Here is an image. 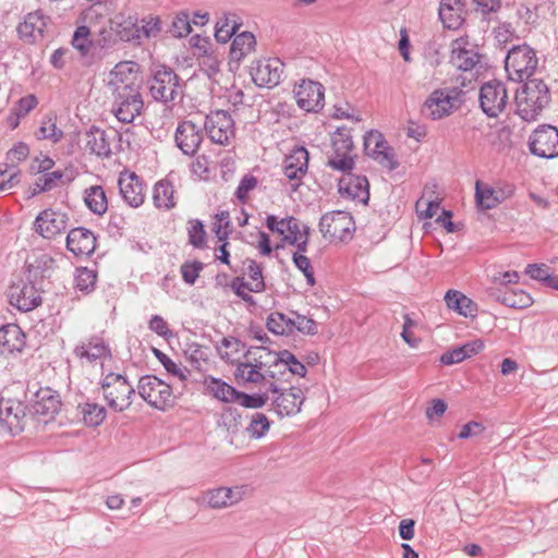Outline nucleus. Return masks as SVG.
I'll use <instances>...</instances> for the list:
<instances>
[{"label":"nucleus","mask_w":558,"mask_h":558,"mask_svg":"<svg viewBox=\"0 0 558 558\" xmlns=\"http://www.w3.org/2000/svg\"><path fill=\"white\" fill-rule=\"evenodd\" d=\"M482 60V54L469 37H459L450 44L449 62L459 71L468 72L475 69Z\"/></svg>","instance_id":"14"},{"label":"nucleus","mask_w":558,"mask_h":558,"mask_svg":"<svg viewBox=\"0 0 558 558\" xmlns=\"http://www.w3.org/2000/svg\"><path fill=\"white\" fill-rule=\"evenodd\" d=\"M192 31L191 19L187 12H179L171 22V25L167 29L172 37L181 38L187 36Z\"/></svg>","instance_id":"46"},{"label":"nucleus","mask_w":558,"mask_h":558,"mask_svg":"<svg viewBox=\"0 0 558 558\" xmlns=\"http://www.w3.org/2000/svg\"><path fill=\"white\" fill-rule=\"evenodd\" d=\"M48 17L41 11L31 12L25 16L23 23L17 26V33L21 38L29 43L43 38L45 28L47 26Z\"/></svg>","instance_id":"30"},{"label":"nucleus","mask_w":558,"mask_h":558,"mask_svg":"<svg viewBox=\"0 0 558 558\" xmlns=\"http://www.w3.org/2000/svg\"><path fill=\"white\" fill-rule=\"evenodd\" d=\"M135 35H125L124 37L133 44H141L142 38L157 37L161 32V20L159 16L148 15L141 20L137 28H132Z\"/></svg>","instance_id":"35"},{"label":"nucleus","mask_w":558,"mask_h":558,"mask_svg":"<svg viewBox=\"0 0 558 558\" xmlns=\"http://www.w3.org/2000/svg\"><path fill=\"white\" fill-rule=\"evenodd\" d=\"M37 136L40 140H50L53 143H58L63 137V132L57 126L56 118L47 116L41 122Z\"/></svg>","instance_id":"47"},{"label":"nucleus","mask_w":558,"mask_h":558,"mask_svg":"<svg viewBox=\"0 0 558 558\" xmlns=\"http://www.w3.org/2000/svg\"><path fill=\"white\" fill-rule=\"evenodd\" d=\"M241 23L235 14H225L216 23L215 38L218 43L226 44L236 33Z\"/></svg>","instance_id":"40"},{"label":"nucleus","mask_w":558,"mask_h":558,"mask_svg":"<svg viewBox=\"0 0 558 558\" xmlns=\"http://www.w3.org/2000/svg\"><path fill=\"white\" fill-rule=\"evenodd\" d=\"M478 100L483 112L490 118L498 117L508 104V92L504 82L490 80L480 89Z\"/></svg>","instance_id":"12"},{"label":"nucleus","mask_w":558,"mask_h":558,"mask_svg":"<svg viewBox=\"0 0 558 558\" xmlns=\"http://www.w3.org/2000/svg\"><path fill=\"white\" fill-rule=\"evenodd\" d=\"M206 232L204 225L199 220L191 221L189 228V242L197 248H202L205 245Z\"/></svg>","instance_id":"56"},{"label":"nucleus","mask_w":558,"mask_h":558,"mask_svg":"<svg viewBox=\"0 0 558 558\" xmlns=\"http://www.w3.org/2000/svg\"><path fill=\"white\" fill-rule=\"evenodd\" d=\"M269 389L271 392L277 395L272 401V404L279 415H291L300 412L304 400L303 392L300 388L292 387L290 389L280 391L278 386L271 383Z\"/></svg>","instance_id":"21"},{"label":"nucleus","mask_w":558,"mask_h":558,"mask_svg":"<svg viewBox=\"0 0 558 558\" xmlns=\"http://www.w3.org/2000/svg\"><path fill=\"white\" fill-rule=\"evenodd\" d=\"M549 102V88L538 78L524 81L515 92L517 112L525 121L536 120Z\"/></svg>","instance_id":"2"},{"label":"nucleus","mask_w":558,"mask_h":558,"mask_svg":"<svg viewBox=\"0 0 558 558\" xmlns=\"http://www.w3.org/2000/svg\"><path fill=\"white\" fill-rule=\"evenodd\" d=\"M25 345V335L15 324L0 327V354L21 352Z\"/></svg>","instance_id":"31"},{"label":"nucleus","mask_w":558,"mask_h":558,"mask_svg":"<svg viewBox=\"0 0 558 558\" xmlns=\"http://www.w3.org/2000/svg\"><path fill=\"white\" fill-rule=\"evenodd\" d=\"M266 326L275 335L288 336L292 333L291 326H293V322L291 320V315L272 312L267 317Z\"/></svg>","instance_id":"44"},{"label":"nucleus","mask_w":558,"mask_h":558,"mask_svg":"<svg viewBox=\"0 0 558 558\" xmlns=\"http://www.w3.org/2000/svg\"><path fill=\"white\" fill-rule=\"evenodd\" d=\"M283 63L277 59L257 60L251 65L250 74L258 87L272 88L280 83Z\"/></svg>","instance_id":"18"},{"label":"nucleus","mask_w":558,"mask_h":558,"mask_svg":"<svg viewBox=\"0 0 558 558\" xmlns=\"http://www.w3.org/2000/svg\"><path fill=\"white\" fill-rule=\"evenodd\" d=\"M496 300L511 308H526L533 304L532 296L521 289L507 290L502 295H496Z\"/></svg>","instance_id":"41"},{"label":"nucleus","mask_w":558,"mask_h":558,"mask_svg":"<svg viewBox=\"0 0 558 558\" xmlns=\"http://www.w3.org/2000/svg\"><path fill=\"white\" fill-rule=\"evenodd\" d=\"M475 199L483 209H492L500 202L495 190L486 184H482L480 181L475 184Z\"/></svg>","instance_id":"45"},{"label":"nucleus","mask_w":558,"mask_h":558,"mask_svg":"<svg viewBox=\"0 0 558 558\" xmlns=\"http://www.w3.org/2000/svg\"><path fill=\"white\" fill-rule=\"evenodd\" d=\"M290 315L291 320L293 322V326H291L292 333L294 332V330L307 335L314 333V319L301 315L296 312H291Z\"/></svg>","instance_id":"58"},{"label":"nucleus","mask_w":558,"mask_h":558,"mask_svg":"<svg viewBox=\"0 0 558 558\" xmlns=\"http://www.w3.org/2000/svg\"><path fill=\"white\" fill-rule=\"evenodd\" d=\"M68 222L66 214L48 208L36 217L34 229L43 238L52 239L66 229Z\"/></svg>","instance_id":"20"},{"label":"nucleus","mask_w":558,"mask_h":558,"mask_svg":"<svg viewBox=\"0 0 558 558\" xmlns=\"http://www.w3.org/2000/svg\"><path fill=\"white\" fill-rule=\"evenodd\" d=\"M243 498V492L240 487H218L207 490L204 495V501L211 509H222L231 507Z\"/></svg>","instance_id":"27"},{"label":"nucleus","mask_w":558,"mask_h":558,"mask_svg":"<svg viewBox=\"0 0 558 558\" xmlns=\"http://www.w3.org/2000/svg\"><path fill=\"white\" fill-rule=\"evenodd\" d=\"M66 248L77 257H87L96 248V236L86 228H74L68 233Z\"/></svg>","instance_id":"25"},{"label":"nucleus","mask_w":558,"mask_h":558,"mask_svg":"<svg viewBox=\"0 0 558 558\" xmlns=\"http://www.w3.org/2000/svg\"><path fill=\"white\" fill-rule=\"evenodd\" d=\"M84 423L87 426H99L106 418L107 411L102 405L95 402L81 403L77 407Z\"/></svg>","instance_id":"42"},{"label":"nucleus","mask_w":558,"mask_h":558,"mask_svg":"<svg viewBox=\"0 0 558 558\" xmlns=\"http://www.w3.org/2000/svg\"><path fill=\"white\" fill-rule=\"evenodd\" d=\"M184 355L185 359L190 362V364L196 369H201L202 362H205L207 360V355L205 353L204 348L196 342H192L186 345V349L184 350Z\"/></svg>","instance_id":"53"},{"label":"nucleus","mask_w":558,"mask_h":558,"mask_svg":"<svg viewBox=\"0 0 558 558\" xmlns=\"http://www.w3.org/2000/svg\"><path fill=\"white\" fill-rule=\"evenodd\" d=\"M433 471V461L427 458H422L421 463L413 468L411 478L414 482H424Z\"/></svg>","instance_id":"60"},{"label":"nucleus","mask_w":558,"mask_h":558,"mask_svg":"<svg viewBox=\"0 0 558 558\" xmlns=\"http://www.w3.org/2000/svg\"><path fill=\"white\" fill-rule=\"evenodd\" d=\"M538 64L535 51L527 45L512 47L505 59V69L509 80L524 82L531 80Z\"/></svg>","instance_id":"5"},{"label":"nucleus","mask_w":558,"mask_h":558,"mask_svg":"<svg viewBox=\"0 0 558 558\" xmlns=\"http://www.w3.org/2000/svg\"><path fill=\"white\" fill-rule=\"evenodd\" d=\"M247 274L252 280V282L248 283V291L254 293L263 292L266 288V284L263 278L262 268L255 260H250Z\"/></svg>","instance_id":"52"},{"label":"nucleus","mask_w":558,"mask_h":558,"mask_svg":"<svg viewBox=\"0 0 558 558\" xmlns=\"http://www.w3.org/2000/svg\"><path fill=\"white\" fill-rule=\"evenodd\" d=\"M266 226L271 232L282 235L284 241L296 245L300 251H304L308 228L302 232L298 219L290 217L278 220L276 216L269 215L266 219Z\"/></svg>","instance_id":"17"},{"label":"nucleus","mask_w":558,"mask_h":558,"mask_svg":"<svg viewBox=\"0 0 558 558\" xmlns=\"http://www.w3.org/2000/svg\"><path fill=\"white\" fill-rule=\"evenodd\" d=\"M114 43L116 38L111 31L104 28L96 36L90 37V29L85 25L76 27L71 41L85 64H92L105 58Z\"/></svg>","instance_id":"3"},{"label":"nucleus","mask_w":558,"mask_h":558,"mask_svg":"<svg viewBox=\"0 0 558 558\" xmlns=\"http://www.w3.org/2000/svg\"><path fill=\"white\" fill-rule=\"evenodd\" d=\"M118 184L120 194L128 205L137 208L144 203L145 189L142 179L136 173H121Z\"/></svg>","instance_id":"22"},{"label":"nucleus","mask_w":558,"mask_h":558,"mask_svg":"<svg viewBox=\"0 0 558 558\" xmlns=\"http://www.w3.org/2000/svg\"><path fill=\"white\" fill-rule=\"evenodd\" d=\"M104 398L114 412H123L132 404L135 389L121 374L108 373L100 383Z\"/></svg>","instance_id":"6"},{"label":"nucleus","mask_w":558,"mask_h":558,"mask_svg":"<svg viewBox=\"0 0 558 558\" xmlns=\"http://www.w3.org/2000/svg\"><path fill=\"white\" fill-rule=\"evenodd\" d=\"M269 429V420L264 413H255L247 427V432L252 438H262Z\"/></svg>","instance_id":"51"},{"label":"nucleus","mask_w":558,"mask_h":558,"mask_svg":"<svg viewBox=\"0 0 558 558\" xmlns=\"http://www.w3.org/2000/svg\"><path fill=\"white\" fill-rule=\"evenodd\" d=\"M314 81L307 78H303L300 83L295 84L293 94L296 105L300 109L312 112L314 111V100L312 96L314 95Z\"/></svg>","instance_id":"39"},{"label":"nucleus","mask_w":558,"mask_h":558,"mask_svg":"<svg viewBox=\"0 0 558 558\" xmlns=\"http://www.w3.org/2000/svg\"><path fill=\"white\" fill-rule=\"evenodd\" d=\"M128 63L117 64L110 73L112 86V113L122 123H132L144 110L140 85Z\"/></svg>","instance_id":"1"},{"label":"nucleus","mask_w":558,"mask_h":558,"mask_svg":"<svg viewBox=\"0 0 558 558\" xmlns=\"http://www.w3.org/2000/svg\"><path fill=\"white\" fill-rule=\"evenodd\" d=\"M76 288L80 291L88 292L94 289L96 283V274L88 268L77 269L75 277Z\"/></svg>","instance_id":"55"},{"label":"nucleus","mask_w":558,"mask_h":558,"mask_svg":"<svg viewBox=\"0 0 558 558\" xmlns=\"http://www.w3.org/2000/svg\"><path fill=\"white\" fill-rule=\"evenodd\" d=\"M137 391L155 409L166 410L173 405L172 387L154 375L142 376L138 380Z\"/></svg>","instance_id":"9"},{"label":"nucleus","mask_w":558,"mask_h":558,"mask_svg":"<svg viewBox=\"0 0 558 558\" xmlns=\"http://www.w3.org/2000/svg\"><path fill=\"white\" fill-rule=\"evenodd\" d=\"M256 186H257V179L252 174H245L241 179V181L236 187L235 197L241 203H245L248 197V193L251 191H253Z\"/></svg>","instance_id":"59"},{"label":"nucleus","mask_w":558,"mask_h":558,"mask_svg":"<svg viewBox=\"0 0 558 558\" xmlns=\"http://www.w3.org/2000/svg\"><path fill=\"white\" fill-rule=\"evenodd\" d=\"M235 377L245 383L258 384L265 378V375L260 373V369L251 367V364L239 363L235 369Z\"/></svg>","instance_id":"50"},{"label":"nucleus","mask_w":558,"mask_h":558,"mask_svg":"<svg viewBox=\"0 0 558 558\" xmlns=\"http://www.w3.org/2000/svg\"><path fill=\"white\" fill-rule=\"evenodd\" d=\"M74 354L80 359H86L88 362H95L109 354V349L99 338H92L87 344L77 345Z\"/></svg>","instance_id":"38"},{"label":"nucleus","mask_w":558,"mask_h":558,"mask_svg":"<svg viewBox=\"0 0 558 558\" xmlns=\"http://www.w3.org/2000/svg\"><path fill=\"white\" fill-rule=\"evenodd\" d=\"M465 0H440L438 15L444 26L458 29L464 22Z\"/></svg>","instance_id":"28"},{"label":"nucleus","mask_w":558,"mask_h":558,"mask_svg":"<svg viewBox=\"0 0 558 558\" xmlns=\"http://www.w3.org/2000/svg\"><path fill=\"white\" fill-rule=\"evenodd\" d=\"M173 185L168 181H159L154 186L153 201L157 208L170 209L174 206Z\"/></svg>","instance_id":"43"},{"label":"nucleus","mask_w":558,"mask_h":558,"mask_svg":"<svg viewBox=\"0 0 558 558\" xmlns=\"http://www.w3.org/2000/svg\"><path fill=\"white\" fill-rule=\"evenodd\" d=\"M364 150L367 156L390 171L396 170L399 166L393 148L388 145L384 135L377 130H371L364 135Z\"/></svg>","instance_id":"13"},{"label":"nucleus","mask_w":558,"mask_h":558,"mask_svg":"<svg viewBox=\"0 0 558 558\" xmlns=\"http://www.w3.org/2000/svg\"><path fill=\"white\" fill-rule=\"evenodd\" d=\"M448 308L464 317H475L478 311L477 304L458 290H449L445 295Z\"/></svg>","instance_id":"33"},{"label":"nucleus","mask_w":558,"mask_h":558,"mask_svg":"<svg viewBox=\"0 0 558 558\" xmlns=\"http://www.w3.org/2000/svg\"><path fill=\"white\" fill-rule=\"evenodd\" d=\"M28 154V146L23 142H19L7 153V160L12 163L13 168H15L14 163L25 160Z\"/></svg>","instance_id":"61"},{"label":"nucleus","mask_w":558,"mask_h":558,"mask_svg":"<svg viewBox=\"0 0 558 558\" xmlns=\"http://www.w3.org/2000/svg\"><path fill=\"white\" fill-rule=\"evenodd\" d=\"M319 230L327 242L338 244L352 239L355 222L347 211H331L320 218Z\"/></svg>","instance_id":"8"},{"label":"nucleus","mask_w":558,"mask_h":558,"mask_svg":"<svg viewBox=\"0 0 558 558\" xmlns=\"http://www.w3.org/2000/svg\"><path fill=\"white\" fill-rule=\"evenodd\" d=\"M27 422V405L16 399H0V430L15 436L22 433Z\"/></svg>","instance_id":"11"},{"label":"nucleus","mask_w":558,"mask_h":558,"mask_svg":"<svg viewBox=\"0 0 558 558\" xmlns=\"http://www.w3.org/2000/svg\"><path fill=\"white\" fill-rule=\"evenodd\" d=\"M338 180V192L342 198L367 204L369 199V184L365 175H356L351 171H342Z\"/></svg>","instance_id":"19"},{"label":"nucleus","mask_w":558,"mask_h":558,"mask_svg":"<svg viewBox=\"0 0 558 558\" xmlns=\"http://www.w3.org/2000/svg\"><path fill=\"white\" fill-rule=\"evenodd\" d=\"M61 400L56 390L49 387L40 388L33 400L34 414L41 416L45 422L53 418L60 411Z\"/></svg>","instance_id":"24"},{"label":"nucleus","mask_w":558,"mask_h":558,"mask_svg":"<svg viewBox=\"0 0 558 558\" xmlns=\"http://www.w3.org/2000/svg\"><path fill=\"white\" fill-rule=\"evenodd\" d=\"M256 46V39L250 32H243L236 35L231 44L229 58L230 62L239 63L252 51Z\"/></svg>","instance_id":"34"},{"label":"nucleus","mask_w":558,"mask_h":558,"mask_svg":"<svg viewBox=\"0 0 558 558\" xmlns=\"http://www.w3.org/2000/svg\"><path fill=\"white\" fill-rule=\"evenodd\" d=\"M153 353L155 357L161 363L167 373L179 378L181 381H185L187 379L189 371L186 368H181L177 363H174L166 353L161 352L159 349L153 348Z\"/></svg>","instance_id":"48"},{"label":"nucleus","mask_w":558,"mask_h":558,"mask_svg":"<svg viewBox=\"0 0 558 558\" xmlns=\"http://www.w3.org/2000/svg\"><path fill=\"white\" fill-rule=\"evenodd\" d=\"M530 150L533 155L553 159L558 157V129L550 124L539 125L529 138Z\"/></svg>","instance_id":"15"},{"label":"nucleus","mask_w":558,"mask_h":558,"mask_svg":"<svg viewBox=\"0 0 558 558\" xmlns=\"http://www.w3.org/2000/svg\"><path fill=\"white\" fill-rule=\"evenodd\" d=\"M268 400L267 395H247L245 392L239 391L238 400L242 407L247 409H259L263 408Z\"/></svg>","instance_id":"57"},{"label":"nucleus","mask_w":558,"mask_h":558,"mask_svg":"<svg viewBox=\"0 0 558 558\" xmlns=\"http://www.w3.org/2000/svg\"><path fill=\"white\" fill-rule=\"evenodd\" d=\"M10 304L22 312H28L41 304V298L33 284L11 287Z\"/></svg>","instance_id":"26"},{"label":"nucleus","mask_w":558,"mask_h":558,"mask_svg":"<svg viewBox=\"0 0 558 558\" xmlns=\"http://www.w3.org/2000/svg\"><path fill=\"white\" fill-rule=\"evenodd\" d=\"M205 385L215 398L227 403L236 402L239 390L226 381L208 376L205 378Z\"/></svg>","instance_id":"37"},{"label":"nucleus","mask_w":558,"mask_h":558,"mask_svg":"<svg viewBox=\"0 0 558 558\" xmlns=\"http://www.w3.org/2000/svg\"><path fill=\"white\" fill-rule=\"evenodd\" d=\"M84 203L95 215L102 216L108 209V199L100 185H93L84 192Z\"/></svg>","instance_id":"36"},{"label":"nucleus","mask_w":558,"mask_h":558,"mask_svg":"<svg viewBox=\"0 0 558 558\" xmlns=\"http://www.w3.org/2000/svg\"><path fill=\"white\" fill-rule=\"evenodd\" d=\"M462 96L458 87L436 89L424 101L421 112L432 120L442 119L460 107Z\"/></svg>","instance_id":"7"},{"label":"nucleus","mask_w":558,"mask_h":558,"mask_svg":"<svg viewBox=\"0 0 558 558\" xmlns=\"http://www.w3.org/2000/svg\"><path fill=\"white\" fill-rule=\"evenodd\" d=\"M63 178V172L61 170L52 171L49 173H45L43 177L38 178L34 183L33 195L38 193L47 192L57 186L58 182Z\"/></svg>","instance_id":"49"},{"label":"nucleus","mask_w":558,"mask_h":558,"mask_svg":"<svg viewBox=\"0 0 558 558\" xmlns=\"http://www.w3.org/2000/svg\"><path fill=\"white\" fill-rule=\"evenodd\" d=\"M148 327L151 331L156 332L160 337H163L165 339H168L172 336L171 330L168 328V324L159 315H154L150 318Z\"/></svg>","instance_id":"63"},{"label":"nucleus","mask_w":558,"mask_h":558,"mask_svg":"<svg viewBox=\"0 0 558 558\" xmlns=\"http://www.w3.org/2000/svg\"><path fill=\"white\" fill-rule=\"evenodd\" d=\"M204 128L213 143L228 145L234 136V122L225 110L211 111L206 116Z\"/></svg>","instance_id":"16"},{"label":"nucleus","mask_w":558,"mask_h":558,"mask_svg":"<svg viewBox=\"0 0 558 558\" xmlns=\"http://www.w3.org/2000/svg\"><path fill=\"white\" fill-rule=\"evenodd\" d=\"M174 137L182 153L187 156H193L199 148L203 141V133L192 121H183L178 125Z\"/></svg>","instance_id":"23"},{"label":"nucleus","mask_w":558,"mask_h":558,"mask_svg":"<svg viewBox=\"0 0 558 558\" xmlns=\"http://www.w3.org/2000/svg\"><path fill=\"white\" fill-rule=\"evenodd\" d=\"M204 269V264L199 260L185 262L181 265L182 279L186 284L193 286L199 272Z\"/></svg>","instance_id":"54"},{"label":"nucleus","mask_w":558,"mask_h":558,"mask_svg":"<svg viewBox=\"0 0 558 558\" xmlns=\"http://www.w3.org/2000/svg\"><path fill=\"white\" fill-rule=\"evenodd\" d=\"M84 149L98 157H109L111 155V145L105 130L92 126L83 135Z\"/></svg>","instance_id":"29"},{"label":"nucleus","mask_w":558,"mask_h":558,"mask_svg":"<svg viewBox=\"0 0 558 558\" xmlns=\"http://www.w3.org/2000/svg\"><path fill=\"white\" fill-rule=\"evenodd\" d=\"M549 268L544 265V264H541V265H537V264H529L526 266V270L525 272L532 278V279H535V280H538V281H543L545 284L550 276V274L548 272Z\"/></svg>","instance_id":"64"},{"label":"nucleus","mask_w":558,"mask_h":558,"mask_svg":"<svg viewBox=\"0 0 558 558\" xmlns=\"http://www.w3.org/2000/svg\"><path fill=\"white\" fill-rule=\"evenodd\" d=\"M148 87L153 99L162 102L168 108H172L182 100L181 78L170 66H156L148 80Z\"/></svg>","instance_id":"4"},{"label":"nucleus","mask_w":558,"mask_h":558,"mask_svg":"<svg viewBox=\"0 0 558 558\" xmlns=\"http://www.w3.org/2000/svg\"><path fill=\"white\" fill-rule=\"evenodd\" d=\"M310 155L304 147H298L286 157L283 172L290 180L300 179L307 170Z\"/></svg>","instance_id":"32"},{"label":"nucleus","mask_w":558,"mask_h":558,"mask_svg":"<svg viewBox=\"0 0 558 558\" xmlns=\"http://www.w3.org/2000/svg\"><path fill=\"white\" fill-rule=\"evenodd\" d=\"M330 141L335 157L330 158L327 165L335 170L352 171L355 156L351 155L354 147L351 130L345 126L338 128L331 134Z\"/></svg>","instance_id":"10"},{"label":"nucleus","mask_w":558,"mask_h":558,"mask_svg":"<svg viewBox=\"0 0 558 558\" xmlns=\"http://www.w3.org/2000/svg\"><path fill=\"white\" fill-rule=\"evenodd\" d=\"M294 265L304 274L310 284L314 286V271L312 270L311 260L302 254H293Z\"/></svg>","instance_id":"62"}]
</instances>
